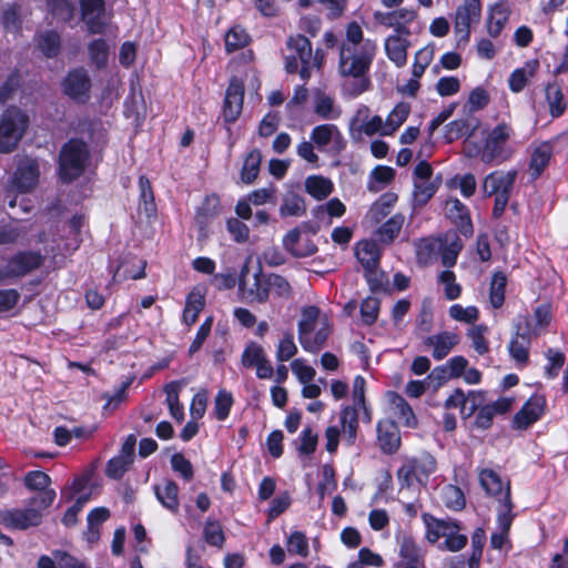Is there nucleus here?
Here are the masks:
<instances>
[{"label":"nucleus","mask_w":568,"mask_h":568,"mask_svg":"<svg viewBox=\"0 0 568 568\" xmlns=\"http://www.w3.org/2000/svg\"><path fill=\"white\" fill-rule=\"evenodd\" d=\"M377 51L376 43L365 40L358 48L339 47L338 72L342 77L359 80L356 93L367 90V73Z\"/></svg>","instance_id":"obj_1"},{"label":"nucleus","mask_w":568,"mask_h":568,"mask_svg":"<svg viewBox=\"0 0 568 568\" xmlns=\"http://www.w3.org/2000/svg\"><path fill=\"white\" fill-rule=\"evenodd\" d=\"M286 48L294 53L285 57V70L287 73H296L298 71L302 80L307 81L313 69H322L325 53L322 49L313 51L312 43L305 36L300 33L290 36L286 40Z\"/></svg>","instance_id":"obj_2"},{"label":"nucleus","mask_w":568,"mask_h":568,"mask_svg":"<svg viewBox=\"0 0 568 568\" xmlns=\"http://www.w3.org/2000/svg\"><path fill=\"white\" fill-rule=\"evenodd\" d=\"M55 499V491L33 496L26 508L0 509V525L13 530H27L42 523L43 511Z\"/></svg>","instance_id":"obj_3"},{"label":"nucleus","mask_w":568,"mask_h":568,"mask_svg":"<svg viewBox=\"0 0 568 568\" xmlns=\"http://www.w3.org/2000/svg\"><path fill=\"white\" fill-rule=\"evenodd\" d=\"M90 158L87 143L80 139H70L59 153V176L70 183L84 172Z\"/></svg>","instance_id":"obj_4"},{"label":"nucleus","mask_w":568,"mask_h":568,"mask_svg":"<svg viewBox=\"0 0 568 568\" xmlns=\"http://www.w3.org/2000/svg\"><path fill=\"white\" fill-rule=\"evenodd\" d=\"M518 172L494 171L485 176L481 183V190L485 197L495 196L493 217L499 219L509 202Z\"/></svg>","instance_id":"obj_5"},{"label":"nucleus","mask_w":568,"mask_h":568,"mask_svg":"<svg viewBox=\"0 0 568 568\" xmlns=\"http://www.w3.org/2000/svg\"><path fill=\"white\" fill-rule=\"evenodd\" d=\"M479 481L488 495L497 497L499 501L498 524H500L504 531L509 530L514 517L509 481L504 485L499 475L493 469H483L479 473Z\"/></svg>","instance_id":"obj_6"},{"label":"nucleus","mask_w":568,"mask_h":568,"mask_svg":"<svg viewBox=\"0 0 568 568\" xmlns=\"http://www.w3.org/2000/svg\"><path fill=\"white\" fill-rule=\"evenodd\" d=\"M29 116L17 106L8 108L0 116V152L11 153L23 138Z\"/></svg>","instance_id":"obj_7"},{"label":"nucleus","mask_w":568,"mask_h":568,"mask_svg":"<svg viewBox=\"0 0 568 568\" xmlns=\"http://www.w3.org/2000/svg\"><path fill=\"white\" fill-rule=\"evenodd\" d=\"M436 466V459L428 453L406 460L397 470L400 490L425 487Z\"/></svg>","instance_id":"obj_8"},{"label":"nucleus","mask_w":568,"mask_h":568,"mask_svg":"<svg viewBox=\"0 0 568 568\" xmlns=\"http://www.w3.org/2000/svg\"><path fill=\"white\" fill-rule=\"evenodd\" d=\"M511 134V128L506 123H499L495 126L485 140L480 154V160L485 164H500L505 162L510 152L506 149V143Z\"/></svg>","instance_id":"obj_9"},{"label":"nucleus","mask_w":568,"mask_h":568,"mask_svg":"<svg viewBox=\"0 0 568 568\" xmlns=\"http://www.w3.org/2000/svg\"><path fill=\"white\" fill-rule=\"evenodd\" d=\"M40 166L37 159L22 156L17 159V168L10 181V189L19 193L32 191L39 183Z\"/></svg>","instance_id":"obj_10"},{"label":"nucleus","mask_w":568,"mask_h":568,"mask_svg":"<svg viewBox=\"0 0 568 568\" xmlns=\"http://www.w3.org/2000/svg\"><path fill=\"white\" fill-rule=\"evenodd\" d=\"M516 333L511 338L508 351L510 357L520 366H526L529 362L530 347V321L527 316H519L515 324Z\"/></svg>","instance_id":"obj_11"},{"label":"nucleus","mask_w":568,"mask_h":568,"mask_svg":"<svg viewBox=\"0 0 568 568\" xmlns=\"http://www.w3.org/2000/svg\"><path fill=\"white\" fill-rule=\"evenodd\" d=\"M481 16L480 0H464L455 12L454 29L460 40L467 42L470 36V26L477 23Z\"/></svg>","instance_id":"obj_12"},{"label":"nucleus","mask_w":568,"mask_h":568,"mask_svg":"<svg viewBox=\"0 0 568 568\" xmlns=\"http://www.w3.org/2000/svg\"><path fill=\"white\" fill-rule=\"evenodd\" d=\"M417 17V12L412 9H397L388 12L375 11L373 18L376 23L386 28H393L395 34L409 36L410 31L407 24L414 21Z\"/></svg>","instance_id":"obj_13"},{"label":"nucleus","mask_w":568,"mask_h":568,"mask_svg":"<svg viewBox=\"0 0 568 568\" xmlns=\"http://www.w3.org/2000/svg\"><path fill=\"white\" fill-rule=\"evenodd\" d=\"M241 362L244 367H255L256 376L261 379H268L274 374L273 366L267 359L264 348L257 343L252 342L246 346Z\"/></svg>","instance_id":"obj_14"},{"label":"nucleus","mask_w":568,"mask_h":568,"mask_svg":"<svg viewBox=\"0 0 568 568\" xmlns=\"http://www.w3.org/2000/svg\"><path fill=\"white\" fill-rule=\"evenodd\" d=\"M81 18L92 34L103 33L106 28L104 0H81Z\"/></svg>","instance_id":"obj_15"},{"label":"nucleus","mask_w":568,"mask_h":568,"mask_svg":"<svg viewBox=\"0 0 568 568\" xmlns=\"http://www.w3.org/2000/svg\"><path fill=\"white\" fill-rule=\"evenodd\" d=\"M244 101V85L237 79H232L225 93L223 116L229 123L237 120L242 112Z\"/></svg>","instance_id":"obj_16"},{"label":"nucleus","mask_w":568,"mask_h":568,"mask_svg":"<svg viewBox=\"0 0 568 568\" xmlns=\"http://www.w3.org/2000/svg\"><path fill=\"white\" fill-rule=\"evenodd\" d=\"M44 257L39 252L24 251L13 255L7 263L8 273L13 277H21L39 268Z\"/></svg>","instance_id":"obj_17"},{"label":"nucleus","mask_w":568,"mask_h":568,"mask_svg":"<svg viewBox=\"0 0 568 568\" xmlns=\"http://www.w3.org/2000/svg\"><path fill=\"white\" fill-rule=\"evenodd\" d=\"M423 520L427 527L426 538L432 544L437 542L442 537L445 540L452 538L460 531V526L456 520L438 519L430 514H424Z\"/></svg>","instance_id":"obj_18"},{"label":"nucleus","mask_w":568,"mask_h":568,"mask_svg":"<svg viewBox=\"0 0 568 568\" xmlns=\"http://www.w3.org/2000/svg\"><path fill=\"white\" fill-rule=\"evenodd\" d=\"M91 80L88 72L80 68L70 71L63 81V92L78 101H85L89 98Z\"/></svg>","instance_id":"obj_19"},{"label":"nucleus","mask_w":568,"mask_h":568,"mask_svg":"<svg viewBox=\"0 0 568 568\" xmlns=\"http://www.w3.org/2000/svg\"><path fill=\"white\" fill-rule=\"evenodd\" d=\"M248 273V266L245 264L241 271L240 288L243 290L246 300L251 303H266L270 296V287L267 285V275H263L262 268L254 274V283L252 286L244 288V276Z\"/></svg>","instance_id":"obj_20"},{"label":"nucleus","mask_w":568,"mask_h":568,"mask_svg":"<svg viewBox=\"0 0 568 568\" xmlns=\"http://www.w3.org/2000/svg\"><path fill=\"white\" fill-rule=\"evenodd\" d=\"M546 400L544 396H531L521 409L514 416V425L516 428L525 429L534 424L542 414Z\"/></svg>","instance_id":"obj_21"},{"label":"nucleus","mask_w":568,"mask_h":568,"mask_svg":"<svg viewBox=\"0 0 568 568\" xmlns=\"http://www.w3.org/2000/svg\"><path fill=\"white\" fill-rule=\"evenodd\" d=\"M377 443L379 448L386 454L397 452L400 446V435L398 427L390 419H384L377 424Z\"/></svg>","instance_id":"obj_22"},{"label":"nucleus","mask_w":568,"mask_h":568,"mask_svg":"<svg viewBox=\"0 0 568 568\" xmlns=\"http://www.w3.org/2000/svg\"><path fill=\"white\" fill-rule=\"evenodd\" d=\"M445 212L465 236L473 235L474 229L468 210L458 199H449L445 204Z\"/></svg>","instance_id":"obj_23"},{"label":"nucleus","mask_w":568,"mask_h":568,"mask_svg":"<svg viewBox=\"0 0 568 568\" xmlns=\"http://www.w3.org/2000/svg\"><path fill=\"white\" fill-rule=\"evenodd\" d=\"M459 343V336L453 332H443L424 339L427 347H433V357L437 361L445 358Z\"/></svg>","instance_id":"obj_24"},{"label":"nucleus","mask_w":568,"mask_h":568,"mask_svg":"<svg viewBox=\"0 0 568 568\" xmlns=\"http://www.w3.org/2000/svg\"><path fill=\"white\" fill-rule=\"evenodd\" d=\"M368 108H362L357 111L356 116L351 122V131H356L358 135L362 133L372 136L376 133L383 134L385 124L379 115H374L372 119L366 120L368 116Z\"/></svg>","instance_id":"obj_25"},{"label":"nucleus","mask_w":568,"mask_h":568,"mask_svg":"<svg viewBox=\"0 0 568 568\" xmlns=\"http://www.w3.org/2000/svg\"><path fill=\"white\" fill-rule=\"evenodd\" d=\"M355 255L364 267L365 272L374 271L378 267L381 250L373 240H363L356 244Z\"/></svg>","instance_id":"obj_26"},{"label":"nucleus","mask_w":568,"mask_h":568,"mask_svg":"<svg viewBox=\"0 0 568 568\" xmlns=\"http://www.w3.org/2000/svg\"><path fill=\"white\" fill-rule=\"evenodd\" d=\"M511 405L513 400L508 398H499L493 404L483 405L476 415V426L483 429L489 428L495 415L508 412Z\"/></svg>","instance_id":"obj_27"},{"label":"nucleus","mask_w":568,"mask_h":568,"mask_svg":"<svg viewBox=\"0 0 568 568\" xmlns=\"http://www.w3.org/2000/svg\"><path fill=\"white\" fill-rule=\"evenodd\" d=\"M402 36L403 34H393L385 41L386 54L397 67H403L407 61L409 41Z\"/></svg>","instance_id":"obj_28"},{"label":"nucleus","mask_w":568,"mask_h":568,"mask_svg":"<svg viewBox=\"0 0 568 568\" xmlns=\"http://www.w3.org/2000/svg\"><path fill=\"white\" fill-rule=\"evenodd\" d=\"M510 14L509 6L506 2H498L491 7L487 19V32L490 37L497 38Z\"/></svg>","instance_id":"obj_29"},{"label":"nucleus","mask_w":568,"mask_h":568,"mask_svg":"<svg viewBox=\"0 0 568 568\" xmlns=\"http://www.w3.org/2000/svg\"><path fill=\"white\" fill-rule=\"evenodd\" d=\"M397 201V195L392 192L384 193L375 201L366 214V219L373 223L378 224L392 211V207Z\"/></svg>","instance_id":"obj_30"},{"label":"nucleus","mask_w":568,"mask_h":568,"mask_svg":"<svg viewBox=\"0 0 568 568\" xmlns=\"http://www.w3.org/2000/svg\"><path fill=\"white\" fill-rule=\"evenodd\" d=\"M477 128L478 120L475 118L452 121L445 126V139L453 142L465 135L470 136Z\"/></svg>","instance_id":"obj_31"},{"label":"nucleus","mask_w":568,"mask_h":568,"mask_svg":"<svg viewBox=\"0 0 568 568\" xmlns=\"http://www.w3.org/2000/svg\"><path fill=\"white\" fill-rule=\"evenodd\" d=\"M405 222V216L397 213L383 223L376 231L378 240L386 245L392 244L399 235Z\"/></svg>","instance_id":"obj_32"},{"label":"nucleus","mask_w":568,"mask_h":568,"mask_svg":"<svg viewBox=\"0 0 568 568\" xmlns=\"http://www.w3.org/2000/svg\"><path fill=\"white\" fill-rule=\"evenodd\" d=\"M538 68L539 62L531 60L526 62L525 67L516 69L508 80L510 90L515 93L523 91L528 80L536 74Z\"/></svg>","instance_id":"obj_33"},{"label":"nucleus","mask_w":568,"mask_h":568,"mask_svg":"<svg viewBox=\"0 0 568 568\" xmlns=\"http://www.w3.org/2000/svg\"><path fill=\"white\" fill-rule=\"evenodd\" d=\"M552 155V146L549 143H542L537 146L530 158L529 172L534 180L538 179L547 168Z\"/></svg>","instance_id":"obj_34"},{"label":"nucleus","mask_w":568,"mask_h":568,"mask_svg":"<svg viewBox=\"0 0 568 568\" xmlns=\"http://www.w3.org/2000/svg\"><path fill=\"white\" fill-rule=\"evenodd\" d=\"M311 139L320 150L326 148L332 141L341 143L343 140L339 130L334 124H322L315 126L312 130Z\"/></svg>","instance_id":"obj_35"},{"label":"nucleus","mask_w":568,"mask_h":568,"mask_svg":"<svg viewBox=\"0 0 568 568\" xmlns=\"http://www.w3.org/2000/svg\"><path fill=\"white\" fill-rule=\"evenodd\" d=\"M178 493V485L170 479H165L161 485L155 486L156 498L164 507L172 511H176L179 509L180 504Z\"/></svg>","instance_id":"obj_36"},{"label":"nucleus","mask_w":568,"mask_h":568,"mask_svg":"<svg viewBox=\"0 0 568 568\" xmlns=\"http://www.w3.org/2000/svg\"><path fill=\"white\" fill-rule=\"evenodd\" d=\"M182 387V382L174 381L164 386V392L166 394V404L170 410V415L178 422L182 423L184 420V410L183 405L180 403L179 393Z\"/></svg>","instance_id":"obj_37"},{"label":"nucleus","mask_w":568,"mask_h":568,"mask_svg":"<svg viewBox=\"0 0 568 568\" xmlns=\"http://www.w3.org/2000/svg\"><path fill=\"white\" fill-rule=\"evenodd\" d=\"M342 433L349 445L355 443L358 429V414L354 407H345L341 414Z\"/></svg>","instance_id":"obj_38"},{"label":"nucleus","mask_w":568,"mask_h":568,"mask_svg":"<svg viewBox=\"0 0 568 568\" xmlns=\"http://www.w3.org/2000/svg\"><path fill=\"white\" fill-rule=\"evenodd\" d=\"M219 214V200L215 196L206 197L203 204L197 209L195 223L200 232L205 236L204 231L209 222Z\"/></svg>","instance_id":"obj_39"},{"label":"nucleus","mask_w":568,"mask_h":568,"mask_svg":"<svg viewBox=\"0 0 568 568\" xmlns=\"http://www.w3.org/2000/svg\"><path fill=\"white\" fill-rule=\"evenodd\" d=\"M545 91L550 115L552 118L561 116L567 108V104L560 87L556 83H549L547 84Z\"/></svg>","instance_id":"obj_40"},{"label":"nucleus","mask_w":568,"mask_h":568,"mask_svg":"<svg viewBox=\"0 0 568 568\" xmlns=\"http://www.w3.org/2000/svg\"><path fill=\"white\" fill-rule=\"evenodd\" d=\"M262 163V153L260 150H252L245 158L242 170H241V180L245 184L253 183L260 172V166Z\"/></svg>","instance_id":"obj_41"},{"label":"nucleus","mask_w":568,"mask_h":568,"mask_svg":"<svg viewBox=\"0 0 568 568\" xmlns=\"http://www.w3.org/2000/svg\"><path fill=\"white\" fill-rule=\"evenodd\" d=\"M305 189L308 194L317 200L327 197L333 191V183L329 179L313 175L306 179Z\"/></svg>","instance_id":"obj_42"},{"label":"nucleus","mask_w":568,"mask_h":568,"mask_svg":"<svg viewBox=\"0 0 568 568\" xmlns=\"http://www.w3.org/2000/svg\"><path fill=\"white\" fill-rule=\"evenodd\" d=\"M204 304V296L199 291H193L187 295L183 311V321L186 325H192L196 322L199 313L203 310Z\"/></svg>","instance_id":"obj_43"},{"label":"nucleus","mask_w":568,"mask_h":568,"mask_svg":"<svg viewBox=\"0 0 568 568\" xmlns=\"http://www.w3.org/2000/svg\"><path fill=\"white\" fill-rule=\"evenodd\" d=\"M409 112L408 103H398L386 119L383 135L393 134L406 121Z\"/></svg>","instance_id":"obj_44"},{"label":"nucleus","mask_w":568,"mask_h":568,"mask_svg":"<svg viewBox=\"0 0 568 568\" xmlns=\"http://www.w3.org/2000/svg\"><path fill=\"white\" fill-rule=\"evenodd\" d=\"M38 47L48 58H54L60 52L61 39L55 31H44L39 34Z\"/></svg>","instance_id":"obj_45"},{"label":"nucleus","mask_w":568,"mask_h":568,"mask_svg":"<svg viewBox=\"0 0 568 568\" xmlns=\"http://www.w3.org/2000/svg\"><path fill=\"white\" fill-rule=\"evenodd\" d=\"M507 277L503 272H496L490 282L489 301L494 308H499L505 301Z\"/></svg>","instance_id":"obj_46"},{"label":"nucleus","mask_w":568,"mask_h":568,"mask_svg":"<svg viewBox=\"0 0 568 568\" xmlns=\"http://www.w3.org/2000/svg\"><path fill=\"white\" fill-rule=\"evenodd\" d=\"M306 212L304 199L296 193H287L283 199L280 213L282 216H302Z\"/></svg>","instance_id":"obj_47"},{"label":"nucleus","mask_w":568,"mask_h":568,"mask_svg":"<svg viewBox=\"0 0 568 568\" xmlns=\"http://www.w3.org/2000/svg\"><path fill=\"white\" fill-rule=\"evenodd\" d=\"M50 484V476L40 470L29 471L24 476V485L30 490H37L38 494L36 496H41L45 491H54L53 489L49 488Z\"/></svg>","instance_id":"obj_48"},{"label":"nucleus","mask_w":568,"mask_h":568,"mask_svg":"<svg viewBox=\"0 0 568 568\" xmlns=\"http://www.w3.org/2000/svg\"><path fill=\"white\" fill-rule=\"evenodd\" d=\"M442 500L447 508L453 510H462L466 505L463 490L454 485H446L442 489Z\"/></svg>","instance_id":"obj_49"},{"label":"nucleus","mask_w":568,"mask_h":568,"mask_svg":"<svg viewBox=\"0 0 568 568\" xmlns=\"http://www.w3.org/2000/svg\"><path fill=\"white\" fill-rule=\"evenodd\" d=\"M395 178V170L389 166H376L371 173V181L368 182V190L378 192L382 186L390 183Z\"/></svg>","instance_id":"obj_50"},{"label":"nucleus","mask_w":568,"mask_h":568,"mask_svg":"<svg viewBox=\"0 0 568 568\" xmlns=\"http://www.w3.org/2000/svg\"><path fill=\"white\" fill-rule=\"evenodd\" d=\"M318 308L310 306L303 310L302 318L298 322V339L302 343L315 328V322L318 316Z\"/></svg>","instance_id":"obj_51"},{"label":"nucleus","mask_w":568,"mask_h":568,"mask_svg":"<svg viewBox=\"0 0 568 568\" xmlns=\"http://www.w3.org/2000/svg\"><path fill=\"white\" fill-rule=\"evenodd\" d=\"M399 556L403 559L400 564H418L419 561H424L419 548L415 540L409 536H403Z\"/></svg>","instance_id":"obj_52"},{"label":"nucleus","mask_w":568,"mask_h":568,"mask_svg":"<svg viewBox=\"0 0 568 568\" xmlns=\"http://www.w3.org/2000/svg\"><path fill=\"white\" fill-rule=\"evenodd\" d=\"M442 244L432 239H423L416 245V256L420 264L427 265L435 258Z\"/></svg>","instance_id":"obj_53"},{"label":"nucleus","mask_w":568,"mask_h":568,"mask_svg":"<svg viewBox=\"0 0 568 568\" xmlns=\"http://www.w3.org/2000/svg\"><path fill=\"white\" fill-rule=\"evenodd\" d=\"M250 37L244 29L234 27L225 34V49L227 52H233L244 48L248 43Z\"/></svg>","instance_id":"obj_54"},{"label":"nucleus","mask_w":568,"mask_h":568,"mask_svg":"<svg viewBox=\"0 0 568 568\" xmlns=\"http://www.w3.org/2000/svg\"><path fill=\"white\" fill-rule=\"evenodd\" d=\"M267 285L270 287V292L273 291L274 294L282 298H292L293 297V288L288 281L282 275L271 273L267 275Z\"/></svg>","instance_id":"obj_55"},{"label":"nucleus","mask_w":568,"mask_h":568,"mask_svg":"<svg viewBox=\"0 0 568 568\" xmlns=\"http://www.w3.org/2000/svg\"><path fill=\"white\" fill-rule=\"evenodd\" d=\"M140 186V197L143 204V210L148 216H151L155 213V203L154 195L151 183L148 178L140 176L139 179Z\"/></svg>","instance_id":"obj_56"},{"label":"nucleus","mask_w":568,"mask_h":568,"mask_svg":"<svg viewBox=\"0 0 568 568\" xmlns=\"http://www.w3.org/2000/svg\"><path fill=\"white\" fill-rule=\"evenodd\" d=\"M435 49L433 45H426L419 51H417L415 55V63L413 65V77L420 78L426 68L430 64L434 58Z\"/></svg>","instance_id":"obj_57"},{"label":"nucleus","mask_w":568,"mask_h":568,"mask_svg":"<svg viewBox=\"0 0 568 568\" xmlns=\"http://www.w3.org/2000/svg\"><path fill=\"white\" fill-rule=\"evenodd\" d=\"M89 54L91 61L98 67L102 68L108 62L109 47L103 39H97L89 44Z\"/></svg>","instance_id":"obj_58"},{"label":"nucleus","mask_w":568,"mask_h":568,"mask_svg":"<svg viewBox=\"0 0 568 568\" xmlns=\"http://www.w3.org/2000/svg\"><path fill=\"white\" fill-rule=\"evenodd\" d=\"M551 311L548 304L539 305L535 310V323L530 324V335L538 336L550 323Z\"/></svg>","instance_id":"obj_59"},{"label":"nucleus","mask_w":568,"mask_h":568,"mask_svg":"<svg viewBox=\"0 0 568 568\" xmlns=\"http://www.w3.org/2000/svg\"><path fill=\"white\" fill-rule=\"evenodd\" d=\"M484 395L480 392H469L467 396L464 395L460 407L463 417L468 418L473 416L484 405Z\"/></svg>","instance_id":"obj_60"},{"label":"nucleus","mask_w":568,"mask_h":568,"mask_svg":"<svg viewBox=\"0 0 568 568\" xmlns=\"http://www.w3.org/2000/svg\"><path fill=\"white\" fill-rule=\"evenodd\" d=\"M51 13L63 22L70 21L74 16V7L68 0H48Z\"/></svg>","instance_id":"obj_61"},{"label":"nucleus","mask_w":568,"mask_h":568,"mask_svg":"<svg viewBox=\"0 0 568 568\" xmlns=\"http://www.w3.org/2000/svg\"><path fill=\"white\" fill-rule=\"evenodd\" d=\"M379 300L368 296L361 304V316L365 324L372 325L376 322L379 313Z\"/></svg>","instance_id":"obj_62"},{"label":"nucleus","mask_w":568,"mask_h":568,"mask_svg":"<svg viewBox=\"0 0 568 568\" xmlns=\"http://www.w3.org/2000/svg\"><path fill=\"white\" fill-rule=\"evenodd\" d=\"M204 539L207 544L222 547L225 540L221 525L215 520H207L204 526Z\"/></svg>","instance_id":"obj_63"},{"label":"nucleus","mask_w":568,"mask_h":568,"mask_svg":"<svg viewBox=\"0 0 568 568\" xmlns=\"http://www.w3.org/2000/svg\"><path fill=\"white\" fill-rule=\"evenodd\" d=\"M314 111L323 119H335L339 115V111L334 109L333 99L324 94L316 98Z\"/></svg>","instance_id":"obj_64"}]
</instances>
